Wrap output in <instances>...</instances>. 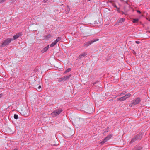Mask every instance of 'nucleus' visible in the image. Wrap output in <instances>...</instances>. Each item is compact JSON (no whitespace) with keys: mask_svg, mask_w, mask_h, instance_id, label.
I'll use <instances>...</instances> for the list:
<instances>
[{"mask_svg":"<svg viewBox=\"0 0 150 150\" xmlns=\"http://www.w3.org/2000/svg\"><path fill=\"white\" fill-rule=\"evenodd\" d=\"M57 42H56L55 41L50 44V47H54L57 44Z\"/></svg>","mask_w":150,"mask_h":150,"instance_id":"nucleus-16","label":"nucleus"},{"mask_svg":"<svg viewBox=\"0 0 150 150\" xmlns=\"http://www.w3.org/2000/svg\"><path fill=\"white\" fill-rule=\"evenodd\" d=\"M66 79L65 76H64L59 79V81H66Z\"/></svg>","mask_w":150,"mask_h":150,"instance_id":"nucleus-15","label":"nucleus"},{"mask_svg":"<svg viewBox=\"0 0 150 150\" xmlns=\"http://www.w3.org/2000/svg\"><path fill=\"white\" fill-rule=\"evenodd\" d=\"M135 42H136L137 44H139V43H140V42H139L138 41H136Z\"/></svg>","mask_w":150,"mask_h":150,"instance_id":"nucleus-28","label":"nucleus"},{"mask_svg":"<svg viewBox=\"0 0 150 150\" xmlns=\"http://www.w3.org/2000/svg\"><path fill=\"white\" fill-rule=\"evenodd\" d=\"M71 74L69 75L68 76H65V77L66 78V80L69 79V78H70V77H71Z\"/></svg>","mask_w":150,"mask_h":150,"instance_id":"nucleus-23","label":"nucleus"},{"mask_svg":"<svg viewBox=\"0 0 150 150\" xmlns=\"http://www.w3.org/2000/svg\"><path fill=\"white\" fill-rule=\"evenodd\" d=\"M142 149V148L140 146H137L135 149L134 150H141Z\"/></svg>","mask_w":150,"mask_h":150,"instance_id":"nucleus-18","label":"nucleus"},{"mask_svg":"<svg viewBox=\"0 0 150 150\" xmlns=\"http://www.w3.org/2000/svg\"><path fill=\"white\" fill-rule=\"evenodd\" d=\"M131 96V95L130 93H128L125 95L123 97L124 98V99L125 100L126 99H127V98H129Z\"/></svg>","mask_w":150,"mask_h":150,"instance_id":"nucleus-12","label":"nucleus"},{"mask_svg":"<svg viewBox=\"0 0 150 150\" xmlns=\"http://www.w3.org/2000/svg\"><path fill=\"white\" fill-rule=\"evenodd\" d=\"M87 54L86 52H83L79 55V57H78V59H80L81 58L85 56Z\"/></svg>","mask_w":150,"mask_h":150,"instance_id":"nucleus-10","label":"nucleus"},{"mask_svg":"<svg viewBox=\"0 0 150 150\" xmlns=\"http://www.w3.org/2000/svg\"><path fill=\"white\" fill-rule=\"evenodd\" d=\"M12 40V39L9 38L4 40L1 45V47H3L8 45L11 42Z\"/></svg>","mask_w":150,"mask_h":150,"instance_id":"nucleus-1","label":"nucleus"},{"mask_svg":"<svg viewBox=\"0 0 150 150\" xmlns=\"http://www.w3.org/2000/svg\"><path fill=\"white\" fill-rule=\"evenodd\" d=\"M141 138V137L140 136V135L138 134L134 138L132 139L131 140L130 142V143H133L134 142L135 140H140Z\"/></svg>","mask_w":150,"mask_h":150,"instance_id":"nucleus-6","label":"nucleus"},{"mask_svg":"<svg viewBox=\"0 0 150 150\" xmlns=\"http://www.w3.org/2000/svg\"><path fill=\"white\" fill-rule=\"evenodd\" d=\"M6 0H0V3H3L6 1Z\"/></svg>","mask_w":150,"mask_h":150,"instance_id":"nucleus-26","label":"nucleus"},{"mask_svg":"<svg viewBox=\"0 0 150 150\" xmlns=\"http://www.w3.org/2000/svg\"><path fill=\"white\" fill-rule=\"evenodd\" d=\"M138 20H139L137 19H133L132 22L134 23H137L138 22Z\"/></svg>","mask_w":150,"mask_h":150,"instance_id":"nucleus-20","label":"nucleus"},{"mask_svg":"<svg viewBox=\"0 0 150 150\" xmlns=\"http://www.w3.org/2000/svg\"><path fill=\"white\" fill-rule=\"evenodd\" d=\"M61 39V38L60 37H58L56 40H55V41L56 42H57L58 41H60Z\"/></svg>","mask_w":150,"mask_h":150,"instance_id":"nucleus-19","label":"nucleus"},{"mask_svg":"<svg viewBox=\"0 0 150 150\" xmlns=\"http://www.w3.org/2000/svg\"><path fill=\"white\" fill-rule=\"evenodd\" d=\"M21 113L23 115H26L27 112V110L25 108H23L21 110H20Z\"/></svg>","mask_w":150,"mask_h":150,"instance_id":"nucleus-7","label":"nucleus"},{"mask_svg":"<svg viewBox=\"0 0 150 150\" xmlns=\"http://www.w3.org/2000/svg\"><path fill=\"white\" fill-rule=\"evenodd\" d=\"M51 37V35H47L45 37V39H47L49 38H50Z\"/></svg>","mask_w":150,"mask_h":150,"instance_id":"nucleus-21","label":"nucleus"},{"mask_svg":"<svg viewBox=\"0 0 150 150\" xmlns=\"http://www.w3.org/2000/svg\"><path fill=\"white\" fill-rule=\"evenodd\" d=\"M21 33H18L16 34V35L13 36V38L12 39V40H14L17 39L21 35Z\"/></svg>","mask_w":150,"mask_h":150,"instance_id":"nucleus-9","label":"nucleus"},{"mask_svg":"<svg viewBox=\"0 0 150 150\" xmlns=\"http://www.w3.org/2000/svg\"><path fill=\"white\" fill-rule=\"evenodd\" d=\"M71 70V69L69 68L65 71V73H66L67 72H69Z\"/></svg>","mask_w":150,"mask_h":150,"instance_id":"nucleus-22","label":"nucleus"},{"mask_svg":"<svg viewBox=\"0 0 150 150\" xmlns=\"http://www.w3.org/2000/svg\"><path fill=\"white\" fill-rule=\"evenodd\" d=\"M112 134H110L108 135L105 139H104L103 141H102L100 143V144H103L104 143L107 142L112 137Z\"/></svg>","mask_w":150,"mask_h":150,"instance_id":"nucleus-3","label":"nucleus"},{"mask_svg":"<svg viewBox=\"0 0 150 150\" xmlns=\"http://www.w3.org/2000/svg\"><path fill=\"white\" fill-rule=\"evenodd\" d=\"M88 0V1H91V0Z\"/></svg>","mask_w":150,"mask_h":150,"instance_id":"nucleus-30","label":"nucleus"},{"mask_svg":"<svg viewBox=\"0 0 150 150\" xmlns=\"http://www.w3.org/2000/svg\"><path fill=\"white\" fill-rule=\"evenodd\" d=\"M2 95L1 94H0V98L1 97V96H2Z\"/></svg>","mask_w":150,"mask_h":150,"instance_id":"nucleus-29","label":"nucleus"},{"mask_svg":"<svg viewBox=\"0 0 150 150\" xmlns=\"http://www.w3.org/2000/svg\"><path fill=\"white\" fill-rule=\"evenodd\" d=\"M14 118L16 119H17L18 118V116L16 114H15L14 116Z\"/></svg>","mask_w":150,"mask_h":150,"instance_id":"nucleus-24","label":"nucleus"},{"mask_svg":"<svg viewBox=\"0 0 150 150\" xmlns=\"http://www.w3.org/2000/svg\"><path fill=\"white\" fill-rule=\"evenodd\" d=\"M117 100L118 101H123L125 100L123 97L118 98L117 99Z\"/></svg>","mask_w":150,"mask_h":150,"instance_id":"nucleus-17","label":"nucleus"},{"mask_svg":"<svg viewBox=\"0 0 150 150\" xmlns=\"http://www.w3.org/2000/svg\"><path fill=\"white\" fill-rule=\"evenodd\" d=\"M131 96V95L130 93H128L125 95L123 97L124 98V99L125 100L126 99H127V98H129Z\"/></svg>","mask_w":150,"mask_h":150,"instance_id":"nucleus-13","label":"nucleus"},{"mask_svg":"<svg viewBox=\"0 0 150 150\" xmlns=\"http://www.w3.org/2000/svg\"><path fill=\"white\" fill-rule=\"evenodd\" d=\"M137 12L138 13H139V14H141V12L140 11H139V10H137Z\"/></svg>","mask_w":150,"mask_h":150,"instance_id":"nucleus-27","label":"nucleus"},{"mask_svg":"<svg viewBox=\"0 0 150 150\" xmlns=\"http://www.w3.org/2000/svg\"><path fill=\"white\" fill-rule=\"evenodd\" d=\"M98 39H96V40H91L85 43L84 44V47H87L89 45H91L93 42H95L98 41Z\"/></svg>","mask_w":150,"mask_h":150,"instance_id":"nucleus-5","label":"nucleus"},{"mask_svg":"<svg viewBox=\"0 0 150 150\" xmlns=\"http://www.w3.org/2000/svg\"><path fill=\"white\" fill-rule=\"evenodd\" d=\"M131 96V95L130 93H128L125 95L123 97L124 98V99L125 100L126 99H127V98H129Z\"/></svg>","mask_w":150,"mask_h":150,"instance_id":"nucleus-11","label":"nucleus"},{"mask_svg":"<svg viewBox=\"0 0 150 150\" xmlns=\"http://www.w3.org/2000/svg\"><path fill=\"white\" fill-rule=\"evenodd\" d=\"M62 112V110L61 109L56 110L53 111L51 113V115L53 116H57L58 115Z\"/></svg>","mask_w":150,"mask_h":150,"instance_id":"nucleus-4","label":"nucleus"},{"mask_svg":"<svg viewBox=\"0 0 150 150\" xmlns=\"http://www.w3.org/2000/svg\"><path fill=\"white\" fill-rule=\"evenodd\" d=\"M141 100L139 98H137L132 101V103L130 104L129 106L130 107L134 106L139 104Z\"/></svg>","mask_w":150,"mask_h":150,"instance_id":"nucleus-2","label":"nucleus"},{"mask_svg":"<svg viewBox=\"0 0 150 150\" xmlns=\"http://www.w3.org/2000/svg\"><path fill=\"white\" fill-rule=\"evenodd\" d=\"M41 85L39 86H38V91H41Z\"/></svg>","mask_w":150,"mask_h":150,"instance_id":"nucleus-25","label":"nucleus"},{"mask_svg":"<svg viewBox=\"0 0 150 150\" xmlns=\"http://www.w3.org/2000/svg\"><path fill=\"white\" fill-rule=\"evenodd\" d=\"M49 46L48 45L47 47L44 48V49L42 51V52H46L48 50L49 48Z\"/></svg>","mask_w":150,"mask_h":150,"instance_id":"nucleus-14","label":"nucleus"},{"mask_svg":"<svg viewBox=\"0 0 150 150\" xmlns=\"http://www.w3.org/2000/svg\"><path fill=\"white\" fill-rule=\"evenodd\" d=\"M14 150H16V149H14Z\"/></svg>","mask_w":150,"mask_h":150,"instance_id":"nucleus-31","label":"nucleus"},{"mask_svg":"<svg viewBox=\"0 0 150 150\" xmlns=\"http://www.w3.org/2000/svg\"><path fill=\"white\" fill-rule=\"evenodd\" d=\"M125 19L124 18H119L117 21V23H116V25H118V23L123 22L125 21Z\"/></svg>","mask_w":150,"mask_h":150,"instance_id":"nucleus-8","label":"nucleus"}]
</instances>
